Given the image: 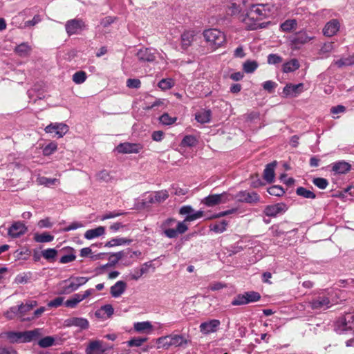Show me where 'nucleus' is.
Masks as SVG:
<instances>
[{"instance_id":"1","label":"nucleus","mask_w":354,"mask_h":354,"mask_svg":"<svg viewBox=\"0 0 354 354\" xmlns=\"http://www.w3.org/2000/svg\"><path fill=\"white\" fill-rule=\"evenodd\" d=\"M271 8L272 6L268 3L251 4L246 11L243 21L250 30L262 28V24L260 21L270 15Z\"/></svg>"},{"instance_id":"62","label":"nucleus","mask_w":354,"mask_h":354,"mask_svg":"<svg viewBox=\"0 0 354 354\" xmlns=\"http://www.w3.org/2000/svg\"><path fill=\"white\" fill-rule=\"evenodd\" d=\"M195 212H194L193 208L190 205H184L182 206L179 209V214L181 215H189V214H194Z\"/></svg>"},{"instance_id":"60","label":"nucleus","mask_w":354,"mask_h":354,"mask_svg":"<svg viewBox=\"0 0 354 354\" xmlns=\"http://www.w3.org/2000/svg\"><path fill=\"white\" fill-rule=\"evenodd\" d=\"M162 230H163L164 234L168 238L172 239L178 236V233L176 229L167 227Z\"/></svg>"},{"instance_id":"18","label":"nucleus","mask_w":354,"mask_h":354,"mask_svg":"<svg viewBox=\"0 0 354 354\" xmlns=\"http://www.w3.org/2000/svg\"><path fill=\"white\" fill-rule=\"evenodd\" d=\"M304 91V84H287L283 89V93L286 96L297 97Z\"/></svg>"},{"instance_id":"56","label":"nucleus","mask_w":354,"mask_h":354,"mask_svg":"<svg viewBox=\"0 0 354 354\" xmlns=\"http://www.w3.org/2000/svg\"><path fill=\"white\" fill-rule=\"evenodd\" d=\"M277 84L273 81L268 80L263 82V88L269 93H272Z\"/></svg>"},{"instance_id":"51","label":"nucleus","mask_w":354,"mask_h":354,"mask_svg":"<svg viewBox=\"0 0 354 354\" xmlns=\"http://www.w3.org/2000/svg\"><path fill=\"white\" fill-rule=\"evenodd\" d=\"M160 122L165 125H171L176 121L177 118L176 117L171 118L169 115L168 113H163L159 118Z\"/></svg>"},{"instance_id":"37","label":"nucleus","mask_w":354,"mask_h":354,"mask_svg":"<svg viewBox=\"0 0 354 354\" xmlns=\"http://www.w3.org/2000/svg\"><path fill=\"white\" fill-rule=\"evenodd\" d=\"M54 239V236L48 232L42 234L35 233L34 234V240L37 243H48Z\"/></svg>"},{"instance_id":"4","label":"nucleus","mask_w":354,"mask_h":354,"mask_svg":"<svg viewBox=\"0 0 354 354\" xmlns=\"http://www.w3.org/2000/svg\"><path fill=\"white\" fill-rule=\"evenodd\" d=\"M261 299V295L255 291L245 292L237 295L232 301V306H241L249 303L256 302Z\"/></svg>"},{"instance_id":"52","label":"nucleus","mask_w":354,"mask_h":354,"mask_svg":"<svg viewBox=\"0 0 354 354\" xmlns=\"http://www.w3.org/2000/svg\"><path fill=\"white\" fill-rule=\"evenodd\" d=\"M268 63L269 64H277L283 62V57L277 54H270L268 56Z\"/></svg>"},{"instance_id":"49","label":"nucleus","mask_w":354,"mask_h":354,"mask_svg":"<svg viewBox=\"0 0 354 354\" xmlns=\"http://www.w3.org/2000/svg\"><path fill=\"white\" fill-rule=\"evenodd\" d=\"M268 192L272 196H281L285 193L284 189L279 185H273L268 189Z\"/></svg>"},{"instance_id":"59","label":"nucleus","mask_w":354,"mask_h":354,"mask_svg":"<svg viewBox=\"0 0 354 354\" xmlns=\"http://www.w3.org/2000/svg\"><path fill=\"white\" fill-rule=\"evenodd\" d=\"M18 314V306H12L6 313H5V316L9 319H12Z\"/></svg>"},{"instance_id":"36","label":"nucleus","mask_w":354,"mask_h":354,"mask_svg":"<svg viewBox=\"0 0 354 354\" xmlns=\"http://www.w3.org/2000/svg\"><path fill=\"white\" fill-rule=\"evenodd\" d=\"M57 251L54 248H48L41 251V256L49 262H55Z\"/></svg>"},{"instance_id":"57","label":"nucleus","mask_w":354,"mask_h":354,"mask_svg":"<svg viewBox=\"0 0 354 354\" xmlns=\"http://www.w3.org/2000/svg\"><path fill=\"white\" fill-rule=\"evenodd\" d=\"M41 21V17L39 15H36L33 17L32 19L24 22V27L34 26Z\"/></svg>"},{"instance_id":"14","label":"nucleus","mask_w":354,"mask_h":354,"mask_svg":"<svg viewBox=\"0 0 354 354\" xmlns=\"http://www.w3.org/2000/svg\"><path fill=\"white\" fill-rule=\"evenodd\" d=\"M196 32L193 30H185L180 36V46L182 49L187 50L189 48L196 37Z\"/></svg>"},{"instance_id":"25","label":"nucleus","mask_w":354,"mask_h":354,"mask_svg":"<svg viewBox=\"0 0 354 354\" xmlns=\"http://www.w3.org/2000/svg\"><path fill=\"white\" fill-rule=\"evenodd\" d=\"M277 165V162L274 161L266 165L263 171V179L268 183H271L274 181V168Z\"/></svg>"},{"instance_id":"10","label":"nucleus","mask_w":354,"mask_h":354,"mask_svg":"<svg viewBox=\"0 0 354 354\" xmlns=\"http://www.w3.org/2000/svg\"><path fill=\"white\" fill-rule=\"evenodd\" d=\"M142 148V145L140 143L124 142L119 144L116 150L120 153H138Z\"/></svg>"},{"instance_id":"48","label":"nucleus","mask_w":354,"mask_h":354,"mask_svg":"<svg viewBox=\"0 0 354 354\" xmlns=\"http://www.w3.org/2000/svg\"><path fill=\"white\" fill-rule=\"evenodd\" d=\"M312 182L316 187L321 189H326L328 185V180L321 177L314 178Z\"/></svg>"},{"instance_id":"28","label":"nucleus","mask_w":354,"mask_h":354,"mask_svg":"<svg viewBox=\"0 0 354 354\" xmlns=\"http://www.w3.org/2000/svg\"><path fill=\"white\" fill-rule=\"evenodd\" d=\"M169 197V194L166 190L156 192L153 196H150L149 201L151 203H161Z\"/></svg>"},{"instance_id":"64","label":"nucleus","mask_w":354,"mask_h":354,"mask_svg":"<svg viewBox=\"0 0 354 354\" xmlns=\"http://www.w3.org/2000/svg\"><path fill=\"white\" fill-rule=\"evenodd\" d=\"M57 149V145L55 143H50L44 149V155H50L54 151H55Z\"/></svg>"},{"instance_id":"55","label":"nucleus","mask_w":354,"mask_h":354,"mask_svg":"<svg viewBox=\"0 0 354 354\" xmlns=\"http://www.w3.org/2000/svg\"><path fill=\"white\" fill-rule=\"evenodd\" d=\"M126 84L130 88H139L141 86V82L138 79H127Z\"/></svg>"},{"instance_id":"33","label":"nucleus","mask_w":354,"mask_h":354,"mask_svg":"<svg viewBox=\"0 0 354 354\" xmlns=\"http://www.w3.org/2000/svg\"><path fill=\"white\" fill-rule=\"evenodd\" d=\"M335 326L338 330L343 332L353 330V326L346 323V319L344 316L339 317L337 319L335 322Z\"/></svg>"},{"instance_id":"17","label":"nucleus","mask_w":354,"mask_h":354,"mask_svg":"<svg viewBox=\"0 0 354 354\" xmlns=\"http://www.w3.org/2000/svg\"><path fill=\"white\" fill-rule=\"evenodd\" d=\"M221 322L218 319H212L208 322H203L199 326L200 331L205 335L214 333L217 330Z\"/></svg>"},{"instance_id":"61","label":"nucleus","mask_w":354,"mask_h":354,"mask_svg":"<svg viewBox=\"0 0 354 354\" xmlns=\"http://www.w3.org/2000/svg\"><path fill=\"white\" fill-rule=\"evenodd\" d=\"M64 299L61 297H56L55 299L50 301L48 306L50 308H57L63 303Z\"/></svg>"},{"instance_id":"53","label":"nucleus","mask_w":354,"mask_h":354,"mask_svg":"<svg viewBox=\"0 0 354 354\" xmlns=\"http://www.w3.org/2000/svg\"><path fill=\"white\" fill-rule=\"evenodd\" d=\"M147 340V338L146 337H135L129 341H128L127 344L129 346H141L144 342H145Z\"/></svg>"},{"instance_id":"9","label":"nucleus","mask_w":354,"mask_h":354,"mask_svg":"<svg viewBox=\"0 0 354 354\" xmlns=\"http://www.w3.org/2000/svg\"><path fill=\"white\" fill-rule=\"evenodd\" d=\"M69 130L68 127L64 123H50L45 128L47 133H54L57 138H62Z\"/></svg>"},{"instance_id":"7","label":"nucleus","mask_w":354,"mask_h":354,"mask_svg":"<svg viewBox=\"0 0 354 354\" xmlns=\"http://www.w3.org/2000/svg\"><path fill=\"white\" fill-rule=\"evenodd\" d=\"M288 209L287 205L283 203H278L266 205L263 209V214L268 217H276L279 214L285 213Z\"/></svg>"},{"instance_id":"34","label":"nucleus","mask_w":354,"mask_h":354,"mask_svg":"<svg viewBox=\"0 0 354 354\" xmlns=\"http://www.w3.org/2000/svg\"><path fill=\"white\" fill-rule=\"evenodd\" d=\"M228 225V222L225 220H223L220 222H216L210 225V230L215 233H222L226 230V227Z\"/></svg>"},{"instance_id":"2","label":"nucleus","mask_w":354,"mask_h":354,"mask_svg":"<svg viewBox=\"0 0 354 354\" xmlns=\"http://www.w3.org/2000/svg\"><path fill=\"white\" fill-rule=\"evenodd\" d=\"M41 335L40 329L35 328L24 332H8L7 338L10 342H30Z\"/></svg>"},{"instance_id":"40","label":"nucleus","mask_w":354,"mask_h":354,"mask_svg":"<svg viewBox=\"0 0 354 354\" xmlns=\"http://www.w3.org/2000/svg\"><path fill=\"white\" fill-rule=\"evenodd\" d=\"M297 26V23L295 19H288L281 24V28L284 32H290L295 29Z\"/></svg>"},{"instance_id":"39","label":"nucleus","mask_w":354,"mask_h":354,"mask_svg":"<svg viewBox=\"0 0 354 354\" xmlns=\"http://www.w3.org/2000/svg\"><path fill=\"white\" fill-rule=\"evenodd\" d=\"M296 194L298 196H302L305 198L314 199L316 198V195L315 193H313L310 190L306 189V188H304L303 187H299L296 189Z\"/></svg>"},{"instance_id":"30","label":"nucleus","mask_w":354,"mask_h":354,"mask_svg":"<svg viewBox=\"0 0 354 354\" xmlns=\"http://www.w3.org/2000/svg\"><path fill=\"white\" fill-rule=\"evenodd\" d=\"M37 306V301L31 300L28 302H26L25 304H21L19 306H18L19 308V315L21 317L25 316V315L30 311L34 307Z\"/></svg>"},{"instance_id":"29","label":"nucleus","mask_w":354,"mask_h":354,"mask_svg":"<svg viewBox=\"0 0 354 354\" xmlns=\"http://www.w3.org/2000/svg\"><path fill=\"white\" fill-rule=\"evenodd\" d=\"M32 48L26 42H23L17 46L14 50L15 53L20 57H27L30 55Z\"/></svg>"},{"instance_id":"20","label":"nucleus","mask_w":354,"mask_h":354,"mask_svg":"<svg viewBox=\"0 0 354 354\" xmlns=\"http://www.w3.org/2000/svg\"><path fill=\"white\" fill-rule=\"evenodd\" d=\"M65 325L68 327L76 326L81 329H87L89 327V322L83 317H70L65 320Z\"/></svg>"},{"instance_id":"3","label":"nucleus","mask_w":354,"mask_h":354,"mask_svg":"<svg viewBox=\"0 0 354 354\" xmlns=\"http://www.w3.org/2000/svg\"><path fill=\"white\" fill-rule=\"evenodd\" d=\"M203 37L214 50L222 46L226 40L225 34L216 28L205 30L203 32Z\"/></svg>"},{"instance_id":"58","label":"nucleus","mask_w":354,"mask_h":354,"mask_svg":"<svg viewBox=\"0 0 354 354\" xmlns=\"http://www.w3.org/2000/svg\"><path fill=\"white\" fill-rule=\"evenodd\" d=\"M125 213H124V212H116V211L109 212H107V213L103 214L100 219L102 221H104V220H106V219L115 218L117 216H119L120 215H123Z\"/></svg>"},{"instance_id":"46","label":"nucleus","mask_w":354,"mask_h":354,"mask_svg":"<svg viewBox=\"0 0 354 354\" xmlns=\"http://www.w3.org/2000/svg\"><path fill=\"white\" fill-rule=\"evenodd\" d=\"M198 141L195 136L188 135L185 136L182 142L181 146L183 147H194L197 144Z\"/></svg>"},{"instance_id":"19","label":"nucleus","mask_w":354,"mask_h":354,"mask_svg":"<svg viewBox=\"0 0 354 354\" xmlns=\"http://www.w3.org/2000/svg\"><path fill=\"white\" fill-rule=\"evenodd\" d=\"M26 231L27 227L23 223L15 222L9 227L8 234L12 238H17L24 234Z\"/></svg>"},{"instance_id":"41","label":"nucleus","mask_w":354,"mask_h":354,"mask_svg":"<svg viewBox=\"0 0 354 354\" xmlns=\"http://www.w3.org/2000/svg\"><path fill=\"white\" fill-rule=\"evenodd\" d=\"M334 64L339 68L353 65L354 64V55L336 60Z\"/></svg>"},{"instance_id":"22","label":"nucleus","mask_w":354,"mask_h":354,"mask_svg":"<svg viewBox=\"0 0 354 354\" xmlns=\"http://www.w3.org/2000/svg\"><path fill=\"white\" fill-rule=\"evenodd\" d=\"M138 59L144 62H153L156 60V55L151 49L142 48L136 54Z\"/></svg>"},{"instance_id":"42","label":"nucleus","mask_w":354,"mask_h":354,"mask_svg":"<svg viewBox=\"0 0 354 354\" xmlns=\"http://www.w3.org/2000/svg\"><path fill=\"white\" fill-rule=\"evenodd\" d=\"M124 259V252L123 251H120L116 253H113L110 254L109 260L110 263H107L104 266V267L109 266H113L116 264L120 260Z\"/></svg>"},{"instance_id":"5","label":"nucleus","mask_w":354,"mask_h":354,"mask_svg":"<svg viewBox=\"0 0 354 354\" xmlns=\"http://www.w3.org/2000/svg\"><path fill=\"white\" fill-rule=\"evenodd\" d=\"M85 28V22L82 19H70L65 24L66 31L69 36L77 34L79 31L84 30Z\"/></svg>"},{"instance_id":"50","label":"nucleus","mask_w":354,"mask_h":354,"mask_svg":"<svg viewBox=\"0 0 354 354\" xmlns=\"http://www.w3.org/2000/svg\"><path fill=\"white\" fill-rule=\"evenodd\" d=\"M55 339L51 336H46L39 340L38 344L41 348H47L53 344Z\"/></svg>"},{"instance_id":"11","label":"nucleus","mask_w":354,"mask_h":354,"mask_svg":"<svg viewBox=\"0 0 354 354\" xmlns=\"http://www.w3.org/2000/svg\"><path fill=\"white\" fill-rule=\"evenodd\" d=\"M313 310H324L330 308V301L326 296H318L309 302Z\"/></svg>"},{"instance_id":"21","label":"nucleus","mask_w":354,"mask_h":354,"mask_svg":"<svg viewBox=\"0 0 354 354\" xmlns=\"http://www.w3.org/2000/svg\"><path fill=\"white\" fill-rule=\"evenodd\" d=\"M339 29V23L337 19H332L328 21L323 29V33L326 37L335 35Z\"/></svg>"},{"instance_id":"24","label":"nucleus","mask_w":354,"mask_h":354,"mask_svg":"<svg viewBox=\"0 0 354 354\" xmlns=\"http://www.w3.org/2000/svg\"><path fill=\"white\" fill-rule=\"evenodd\" d=\"M127 283L124 281H118L111 287L110 293L114 298L120 297L126 290Z\"/></svg>"},{"instance_id":"63","label":"nucleus","mask_w":354,"mask_h":354,"mask_svg":"<svg viewBox=\"0 0 354 354\" xmlns=\"http://www.w3.org/2000/svg\"><path fill=\"white\" fill-rule=\"evenodd\" d=\"M75 258L76 256L75 254H66L61 257V259H59V263L63 264L68 263L75 261Z\"/></svg>"},{"instance_id":"6","label":"nucleus","mask_w":354,"mask_h":354,"mask_svg":"<svg viewBox=\"0 0 354 354\" xmlns=\"http://www.w3.org/2000/svg\"><path fill=\"white\" fill-rule=\"evenodd\" d=\"M160 342H162L164 346H181L187 344V340L181 335H170L160 338Z\"/></svg>"},{"instance_id":"45","label":"nucleus","mask_w":354,"mask_h":354,"mask_svg":"<svg viewBox=\"0 0 354 354\" xmlns=\"http://www.w3.org/2000/svg\"><path fill=\"white\" fill-rule=\"evenodd\" d=\"M86 73L83 71H80L73 75V81L77 84H80L86 81Z\"/></svg>"},{"instance_id":"15","label":"nucleus","mask_w":354,"mask_h":354,"mask_svg":"<svg viewBox=\"0 0 354 354\" xmlns=\"http://www.w3.org/2000/svg\"><path fill=\"white\" fill-rule=\"evenodd\" d=\"M109 349L102 345V342L100 340L91 341L86 348V354H104Z\"/></svg>"},{"instance_id":"23","label":"nucleus","mask_w":354,"mask_h":354,"mask_svg":"<svg viewBox=\"0 0 354 354\" xmlns=\"http://www.w3.org/2000/svg\"><path fill=\"white\" fill-rule=\"evenodd\" d=\"M351 169V165L344 160L337 161L332 164V171L335 174H346Z\"/></svg>"},{"instance_id":"26","label":"nucleus","mask_w":354,"mask_h":354,"mask_svg":"<svg viewBox=\"0 0 354 354\" xmlns=\"http://www.w3.org/2000/svg\"><path fill=\"white\" fill-rule=\"evenodd\" d=\"M312 39L311 37H309L306 32L305 31H299L297 32L292 37L291 42L293 45H301L308 42Z\"/></svg>"},{"instance_id":"47","label":"nucleus","mask_w":354,"mask_h":354,"mask_svg":"<svg viewBox=\"0 0 354 354\" xmlns=\"http://www.w3.org/2000/svg\"><path fill=\"white\" fill-rule=\"evenodd\" d=\"M158 86L164 91L170 89L174 86V81L171 78L162 79L158 82Z\"/></svg>"},{"instance_id":"44","label":"nucleus","mask_w":354,"mask_h":354,"mask_svg":"<svg viewBox=\"0 0 354 354\" xmlns=\"http://www.w3.org/2000/svg\"><path fill=\"white\" fill-rule=\"evenodd\" d=\"M102 313L106 315L107 317H110L113 314L114 309L112 305L106 304L102 306L97 311H96L95 315L100 316Z\"/></svg>"},{"instance_id":"38","label":"nucleus","mask_w":354,"mask_h":354,"mask_svg":"<svg viewBox=\"0 0 354 354\" xmlns=\"http://www.w3.org/2000/svg\"><path fill=\"white\" fill-rule=\"evenodd\" d=\"M152 325L149 322H136L134 324V329L137 332L144 333L152 329Z\"/></svg>"},{"instance_id":"16","label":"nucleus","mask_w":354,"mask_h":354,"mask_svg":"<svg viewBox=\"0 0 354 354\" xmlns=\"http://www.w3.org/2000/svg\"><path fill=\"white\" fill-rule=\"evenodd\" d=\"M79 288L77 287L74 279L71 277L67 280L62 281L59 284V293L67 295L70 294Z\"/></svg>"},{"instance_id":"32","label":"nucleus","mask_w":354,"mask_h":354,"mask_svg":"<svg viewBox=\"0 0 354 354\" xmlns=\"http://www.w3.org/2000/svg\"><path fill=\"white\" fill-rule=\"evenodd\" d=\"M211 115L210 110H203L196 114L195 118L198 122L204 124L210 121Z\"/></svg>"},{"instance_id":"43","label":"nucleus","mask_w":354,"mask_h":354,"mask_svg":"<svg viewBox=\"0 0 354 354\" xmlns=\"http://www.w3.org/2000/svg\"><path fill=\"white\" fill-rule=\"evenodd\" d=\"M258 68L256 61L247 60L243 65V71L247 73H253Z\"/></svg>"},{"instance_id":"8","label":"nucleus","mask_w":354,"mask_h":354,"mask_svg":"<svg viewBox=\"0 0 354 354\" xmlns=\"http://www.w3.org/2000/svg\"><path fill=\"white\" fill-rule=\"evenodd\" d=\"M238 201L249 204H256L260 201L259 195L254 192H248L247 191H241L235 196Z\"/></svg>"},{"instance_id":"13","label":"nucleus","mask_w":354,"mask_h":354,"mask_svg":"<svg viewBox=\"0 0 354 354\" xmlns=\"http://www.w3.org/2000/svg\"><path fill=\"white\" fill-rule=\"evenodd\" d=\"M227 201V194L223 193L221 194H210L205 197L203 202L207 207H213L218 204L225 203Z\"/></svg>"},{"instance_id":"54","label":"nucleus","mask_w":354,"mask_h":354,"mask_svg":"<svg viewBox=\"0 0 354 354\" xmlns=\"http://www.w3.org/2000/svg\"><path fill=\"white\" fill-rule=\"evenodd\" d=\"M96 176L97 179L101 181L109 182L111 180L110 173L106 169L98 172Z\"/></svg>"},{"instance_id":"35","label":"nucleus","mask_w":354,"mask_h":354,"mask_svg":"<svg viewBox=\"0 0 354 354\" xmlns=\"http://www.w3.org/2000/svg\"><path fill=\"white\" fill-rule=\"evenodd\" d=\"M131 240L125 238H114L105 243V247L111 248L113 246L129 244Z\"/></svg>"},{"instance_id":"31","label":"nucleus","mask_w":354,"mask_h":354,"mask_svg":"<svg viewBox=\"0 0 354 354\" xmlns=\"http://www.w3.org/2000/svg\"><path fill=\"white\" fill-rule=\"evenodd\" d=\"M105 232V227L103 226H99L96 228L87 230L84 234V237L86 239H92L95 237L102 236Z\"/></svg>"},{"instance_id":"27","label":"nucleus","mask_w":354,"mask_h":354,"mask_svg":"<svg viewBox=\"0 0 354 354\" xmlns=\"http://www.w3.org/2000/svg\"><path fill=\"white\" fill-rule=\"evenodd\" d=\"M299 67L300 64L298 59L293 58L283 64L282 71L285 73H288L297 71Z\"/></svg>"},{"instance_id":"12","label":"nucleus","mask_w":354,"mask_h":354,"mask_svg":"<svg viewBox=\"0 0 354 354\" xmlns=\"http://www.w3.org/2000/svg\"><path fill=\"white\" fill-rule=\"evenodd\" d=\"M203 216V212L200 210L196 212L194 214H189L186 216L185 218L182 222H178L177 223V227L176 228L178 234H183L185 233L187 230L188 227L187 225L185 224L186 222H191L193 221H195L198 218H201Z\"/></svg>"}]
</instances>
